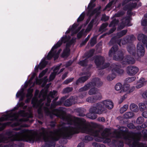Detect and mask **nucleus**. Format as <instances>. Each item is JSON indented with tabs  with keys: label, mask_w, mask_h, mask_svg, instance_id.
I'll list each match as a JSON object with an SVG mask.
<instances>
[{
	"label": "nucleus",
	"mask_w": 147,
	"mask_h": 147,
	"mask_svg": "<svg viewBox=\"0 0 147 147\" xmlns=\"http://www.w3.org/2000/svg\"><path fill=\"white\" fill-rule=\"evenodd\" d=\"M142 133L144 139L147 141V130H144ZM103 137L105 138L103 142L104 143H109L113 138H121L122 141L120 144L121 147L123 146V142H125L131 147H147L146 144L139 142L141 138V134L138 135L129 133L127 128L124 127H120L119 130L115 129L113 131L105 129L103 133H102V139Z\"/></svg>",
	"instance_id": "nucleus-1"
},
{
	"label": "nucleus",
	"mask_w": 147,
	"mask_h": 147,
	"mask_svg": "<svg viewBox=\"0 0 147 147\" xmlns=\"http://www.w3.org/2000/svg\"><path fill=\"white\" fill-rule=\"evenodd\" d=\"M91 125L89 127L82 126L80 124H78V128L82 133L90 135L86 136L83 139L85 142L92 140L93 138L91 136L94 137L95 141L98 142H101V126L96 123H92Z\"/></svg>",
	"instance_id": "nucleus-2"
},
{
	"label": "nucleus",
	"mask_w": 147,
	"mask_h": 147,
	"mask_svg": "<svg viewBox=\"0 0 147 147\" xmlns=\"http://www.w3.org/2000/svg\"><path fill=\"white\" fill-rule=\"evenodd\" d=\"M113 55V59L118 61H121L123 64H133L135 62V59L129 55H126L123 57L122 51L119 50L117 46H113L109 52V55L111 57Z\"/></svg>",
	"instance_id": "nucleus-3"
},
{
	"label": "nucleus",
	"mask_w": 147,
	"mask_h": 147,
	"mask_svg": "<svg viewBox=\"0 0 147 147\" xmlns=\"http://www.w3.org/2000/svg\"><path fill=\"white\" fill-rule=\"evenodd\" d=\"M96 114H101V102L97 103L90 107L89 113L86 114V117L90 119H94L97 117Z\"/></svg>",
	"instance_id": "nucleus-4"
},
{
	"label": "nucleus",
	"mask_w": 147,
	"mask_h": 147,
	"mask_svg": "<svg viewBox=\"0 0 147 147\" xmlns=\"http://www.w3.org/2000/svg\"><path fill=\"white\" fill-rule=\"evenodd\" d=\"M66 122L67 125H74L78 128V124L84 125L86 123V120L83 118L74 117L73 119L70 118Z\"/></svg>",
	"instance_id": "nucleus-5"
},
{
	"label": "nucleus",
	"mask_w": 147,
	"mask_h": 147,
	"mask_svg": "<svg viewBox=\"0 0 147 147\" xmlns=\"http://www.w3.org/2000/svg\"><path fill=\"white\" fill-rule=\"evenodd\" d=\"M61 138L60 135H57L55 137L51 138L50 140L45 141L44 145L41 147H55L56 142L59 141Z\"/></svg>",
	"instance_id": "nucleus-6"
},
{
	"label": "nucleus",
	"mask_w": 147,
	"mask_h": 147,
	"mask_svg": "<svg viewBox=\"0 0 147 147\" xmlns=\"http://www.w3.org/2000/svg\"><path fill=\"white\" fill-rule=\"evenodd\" d=\"M114 105L113 102L110 100H105L102 102V111L106 112L107 108L108 109H111L113 107Z\"/></svg>",
	"instance_id": "nucleus-7"
},
{
	"label": "nucleus",
	"mask_w": 147,
	"mask_h": 147,
	"mask_svg": "<svg viewBox=\"0 0 147 147\" xmlns=\"http://www.w3.org/2000/svg\"><path fill=\"white\" fill-rule=\"evenodd\" d=\"M139 71V69L134 65L128 66L126 68V72L130 76H133L136 75Z\"/></svg>",
	"instance_id": "nucleus-8"
},
{
	"label": "nucleus",
	"mask_w": 147,
	"mask_h": 147,
	"mask_svg": "<svg viewBox=\"0 0 147 147\" xmlns=\"http://www.w3.org/2000/svg\"><path fill=\"white\" fill-rule=\"evenodd\" d=\"M130 19L131 18L130 15L123 18L122 20L121 23L118 27V29L121 30L124 28L125 26H131V25L129 24Z\"/></svg>",
	"instance_id": "nucleus-9"
},
{
	"label": "nucleus",
	"mask_w": 147,
	"mask_h": 147,
	"mask_svg": "<svg viewBox=\"0 0 147 147\" xmlns=\"http://www.w3.org/2000/svg\"><path fill=\"white\" fill-rule=\"evenodd\" d=\"M22 141L30 143H33L35 141L38 142H40L41 139L40 137L38 136L33 137L30 136H28L27 138L23 139Z\"/></svg>",
	"instance_id": "nucleus-10"
},
{
	"label": "nucleus",
	"mask_w": 147,
	"mask_h": 147,
	"mask_svg": "<svg viewBox=\"0 0 147 147\" xmlns=\"http://www.w3.org/2000/svg\"><path fill=\"white\" fill-rule=\"evenodd\" d=\"M70 38V36L69 35L67 36L65 35L63 36L61 38V40H59L58 42H57L56 44L52 47V49L53 48L55 49H57L58 47H60L63 44V43H65L67 40L69 39Z\"/></svg>",
	"instance_id": "nucleus-11"
},
{
	"label": "nucleus",
	"mask_w": 147,
	"mask_h": 147,
	"mask_svg": "<svg viewBox=\"0 0 147 147\" xmlns=\"http://www.w3.org/2000/svg\"><path fill=\"white\" fill-rule=\"evenodd\" d=\"M145 52V49L142 44L140 42L138 43L137 47V54L138 56L139 57H143Z\"/></svg>",
	"instance_id": "nucleus-12"
},
{
	"label": "nucleus",
	"mask_w": 147,
	"mask_h": 147,
	"mask_svg": "<svg viewBox=\"0 0 147 147\" xmlns=\"http://www.w3.org/2000/svg\"><path fill=\"white\" fill-rule=\"evenodd\" d=\"M79 132V130L78 129L69 130L67 131L65 133L64 136V138L66 139H70L74 135L78 134Z\"/></svg>",
	"instance_id": "nucleus-13"
},
{
	"label": "nucleus",
	"mask_w": 147,
	"mask_h": 147,
	"mask_svg": "<svg viewBox=\"0 0 147 147\" xmlns=\"http://www.w3.org/2000/svg\"><path fill=\"white\" fill-rule=\"evenodd\" d=\"M18 141V140L16 138H12L11 139V142L8 144L7 147H24V144L21 143H18L15 144L14 141Z\"/></svg>",
	"instance_id": "nucleus-14"
},
{
	"label": "nucleus",
	"mask_w": 147,
	"mask_h": 147,
	"mask_svg": "<svg viewBox=\"0 0 147 147\" xmlns=\"http://www.w3.org/2000/svg\"><path fill=\"white\" fill-rule=\"evenodd\" d=\"M89 78V76L88 75L81 77L78 78L75 82H73L72 84L74 86L78 85L80 84L84 83Z\"/></svg>",
	"instance_id": "nucleus-15"
},
{
	"label": "nucleus",
	"mask_w": 147,
	"mask_h": 147,
	"mask_svg": "<svg viewBox=\"0 0 147 147\" xmlns=\"http://www.w3.org/2000/svg\"><path fill=\"white\" fill-rule=\"evenodd\" d=\"M137 7H138V6H137L136 3H134L133 1H132V2H130L128 4L126 5L123 8L124 10L128 9L129 11H127V13L128 14L130 15L131 9L132 8H135Z\"/></svg>",
	"instance_id": "nucleus-16"
},
{
	"label": "nucleus",
	"mask_w": 147,
	"mask_h": 147,
	"mask_svg": "<svg viewBox=\"0 0 147 147\" xmlns=\"http://www.w3.org/2000/svg\"><path fill=\"white\" fill-rule=\"evenodd\" d=\"M101 9V6H100L99 7L96 8L92 10L91 9V12L89 13H88L90 16H92L95 14L94 18H96L100 13V10Z\"/></svg>",
	"instance_id": "nucleus-17"
},
{
	"label": "nucleus",
	"mask_w": 147,
	"mask_h": 147,
	"mask_svg": "<svg viewBox=\"0 0 147 147\" xmlns=\"http://www.w3.org/2000/svg\"><path fill=\"white\" fill-rule=\"evenodd\" d=\"M127 50L130 55L135 56L136 53V48L135 45L131 44L128 45L127 47Z\"/></svg>",
	"instance_id": "nucleus-18"
},
{
	"label": "nucleus",
	"mask_w": 147,
	"mask_h": 147,
	"mask_svg": "<svg viewBox=\"0 0 147 147\" xmlns=\"http://www.w3.org/2000/svg\"><path fill=\"white\" fill-rule=\"evenodd\" d=\"M115 40H116V42L120 46H121V41L122 45H125L127 42H129V41L128 40L127 36L125 37L122 41L120 39L117 40L115 37L113 38L111 40L110 42H112Z\"/></svg>",
	"instance_id": "nucleus-19"
},
{
	"label": "nucleus",
	"mask_w": 147,
	"mask_h": 147,
	"mask_svg": "<svg viewBox=\"0 0 147 147\" xmlns=\"http://www.w3.org/2000/svg\"><path fill=\"white\" fill-rule=\"evenodd\" d=\"M94 60V63L96 66V67L98 68L99 69H101V55H96L93 57Z\"/></svg>",
	"instance_id": "nucleus-20"
},
{
	"label": "nucleus",
	"mask_w": 147,
	"mask_h": 147,
	"mask_svg": "<svg viewBox=\"0 0 147 147\" xmlns=\"http://www.w3.org/2000/svg\"><path fill=\"white\" fill-rule=\"evenodd\" d=\"M119 22V20H116V19H114L111 23L109 25V26L113 27L109 31V33L111 34L116 29V27L115 26L117 25Z\"/></svg>",
	"instance_id": "nucleus-21"
},
{
	"label": "nucleus",
	"mask_w": 147,
	"mask_h": 147,
	"mask_svg": "<svg viewBox=\"0 0 147 147\" xmlns=\"http://www.w3.org/2000/svg\"><path fill=\"white\" fill-rule=\"evenodd\" d=\"M13 129L15 131H19L18 132H15L14 135L15 136H18L22 135L23 134L26 133L29 130L27 129H21L20 127H15Z\"/></svg>",
	"instance_id": "nucleus-22"
},
{
	"label": "nucleus",
	"mask_w": 147,
	"mask_h": 147,
	"mask_svg": "<svg viewBox=\"0 0 147 147\" xmlns=\"http://www.w3.org/2000/svg\"><path fill=\"white\" fill-rule=\"evenodd\" d=\"M138 39L139 40L142 41L147 49V37L143 34H140L138 35Z\"/></svg>",
	"instance_id": "nucleus-23"
},
{
	"label": "nucleus",
	"mask_w": 147,
	"mask_h": 147,
	"mask_svg": "<svg viewBox=\"0 0 147 147\" xmlns=\"http://www.w3.org/2000/svg\"><path fill=\"white\" fill-rule=\"evenodd\" d=\"M74 100L72 96L65 100L64 102V105L66 107H70L73 104H75Z\"/></svg>",
	"instance_id": "nucleus-24"
},
{
	"label": "nucleus",
	"mask_w": 147,
	"mask_h": 147,
	"mask_svg": "<svg viewBox=\"0 0 147 147\" xmlns=\"http://www.w3.org/2000/svg\"><path fill=\"white\" fill-rule=\"evenodd\" d=\"M99 78H93L92 82H89L87 84L89 88L91 87H95L97 81H98Z\"/></svg>",
	"instance_id": "nucleus-25"
},
{
	"label": "nucleus",
	"mask_w": 147,
	"mask_h": 147,
	"mask_svg": "<svg viewBox=\"0 0 147 147\" xmlns=\"http://www.w3.org/2000/svg\"><path fill=\"white\" fill-rule=\"evenodd\" d=\"M98 96H89L86 99L87 102L91 103L95 102L98 99Z\"/></svg>",
	"instance_id": "nucleus-26"
},
{
	"label": "nucleus",
	"mask_w": 147,
	"mask_h": 147,
	"mask_svg": "<svg viewBox=\"0 0 147 147\" xmlns=\"http://www.w3.org/2000/svg\"><path fill=\"white\" fill-rule=\"evenodd\" d=\"M113 66L114 67L112 69H115V71H114V72L115 73H117L119 74H121L123 73V69H120V66H119L115 64H113Z\"/></svg>",
	"instance_id": "nucleus-27"
},
{
	"label": "nucleus",
	"mask_w": 147,
	"mask_h": 147,
	"mask_svg": "<svg viewBox=\"0 0 147 147\" xmlns=\"http://www.w3.org/2000/svg\"><path fill=\"white\" fill-rule=\"evenodd\" d=\"M86 109L84 108L80 107L77 108L76 109V112L78 113V115L80 117H84L85 114L84 113Z\"/></svg>",
	"instance_id": "nucleus-28"
},
{
	"label": "nucleus",
	"mask_w": 147,
	"mask_h": 147,
	"mask_svg": "<svg viewBox=\"0 0 147 147\" xmlns=\"http://www.w3.org/2000/svg\"><path fill=\"white\" fill-rule=\"evenodd\" d=\"M56 49L54 48L52 49V48L51 51L49 53L46 57V59L47 60H51L53 57L54 53H56V50H55Z\"/></svg>",
	"instance_id": "nucleus-29"
},
{
	"label": "nucleus",
	"mask_w": 147,
	"mask_h": 147,
	"mask_svg": "<svg viewBox=\"0 0 147 147\" xmlns=\"http://www.w3.org/2000/svg\"><path fill=\"white\" fill-rule=\"evenodd\" d=\"M70 49L65 48L63 49L61 55V57L63 58H67L70 55Z\"/></svg>",
	"instance_id": "nucleus-30"
},
{
	"label": "nucleus",
	"mask_w": 147,
	"mask_h": 147,
	"mask_svg": "<svg viewBox=\"0 0 147 147\" xmlns=\"http://www.w3.org/2000/svg\"><path fill=\"white\" fill-rule=\"evenodd\" d=\"M96 18H94L91 20L88 25L87 28L86 29V30L88 31H90L91 30L92 28L94 22L96 21Z\"/></svg>",
	"instance_id": "nucleus-31"
},
{
	"label": "nucleus",
	"mask_w": 147,
	"mask_h": 147,
	"mask_svg": "<svg viewBox=\"0 0 147 147\" xmlns=\"http://www.w3.org/2000/svg\"><path fill=\"white\" fill-rule=\"evenodd\" d=\"M48 61L45 60V58H44L41 60V61L39 63V69L42 70L48 64Z\"/></svg>",
	"instance_id": "nucleus-32"
},
{
	"label": "nucleus",
	"mask_w": 147,
	"mask_h": 147,
	"mask_svg": "<svg viewBox=\"0 0 147 147\" xmlns=\"http://www.w3.org/2000/svg\"><path fill=\"white\" fill-rule=\"evenodd\" d=\"M145 82V79L144 78H141L138 82L136 87L137 88H139L142 87Z\"/></svg>",
	"instance_id": "nucleus-33"
},
{
	"label": "nucleus",
	"mask_w": 147,
	"mask_h": 147,
	"mask_svg": "<svg viewBox=\"0 0 147 147\" xmlns=\"http://www.w3.org/2000/svg\"><path fill=\"white\" fill-rule=\"evenodd\" d=\"M88 60L86 58L84 60H80L78 62V64L82 67H86L88 65Z\"/></svg>",
	"instance_id": "nucleus-34"
},
{
	"label": "nucleus",
	"mask_w": 147,
	"mask_h": 147,
	"mask_svg": "<svg viewBox=\"0 0 147 147\" xmlns=\"http://www.w3.org/2000/svg\"><path fill=\"white\" fill-rule=\"evenodd\" d=\"M114 71H115V69H112V73L109 75L107 77V80L109 81H111L113 80L116 77L115 73L114 72Z\"/></svg>",
	"instance_id": "nucleus-35"
},
{
	"label": "nucleus",
	"mask_w": 147,
	"mask_h": 147,
	"mask_svg": "<svg viewBox=\"0 0 147 147\" xmlns=\"http://www.w3.org/2000/svg\"><path fill=\"white\" fill-rule=\"evenodd\" d=\"M97 37V36H94L91 38L90 40L88 42V43H90L91 47H93L96 44Z\"/></svg>",
	"instance_id": "nucleus-36"
},
{
	"label": "nucleus",
	"mask_w": 147,
	"mask_h": 147,
	"mask_svg": "<svg viewBox=\"0 0 147 147\" xmlns=\"http://www.w3.org/2000/svg\"><path fill=\"white\" fill-rule=\"evenodd\" d=\"M130 110L134 112H137L138 111V108L137 105L134 103H131L129 106Z\"/></svg>",
	"instance_id": "nucleus-37"
},
{
	"label": "nucleus",
	"mask_w": 147,
	"mask_h": 147,
	"mask_svg": "<svg viewBox=\"0 0 147 147\" xmlns=\"http://www.w3.org/2000/svg\"><path fill=\"white\" fill-rule=\"evenodd\" d=\"M134 115L133 113L131 111L125 113L123 115L125 119H130L133 117Z\"/></svg>",
	"instance_id": "nucleus-38"
},
{
	"label": "nucleus",
	"mask_w": 147,
	"mask_h": 147,
	"mask_svg": "<svg viewBox=\"0 0 147 147\" xmlns=\"http://www.w3.org/2000/svg\"><path fill=\"white\" fill-rule=\"evenodd\" d=\"M60 114V113H57L56 114H54L53 113L48 112L47 113V115L49 116L50 119H52L55 116L59 117V115Z\"/></svg>",
	"instance_id": "nucleus-39"
},
{
	"label": "nucleus",
	"mask_w": 147,
	"mask_h": 147,
	"mask_svg": "<svg viewBox=\"0 0 147 147\" xmlns=\"http://www.w3.org/2000/svg\"><path fill=\"white\" fill-rule=\"evenodd\" d=\"M95 52V50L93 49H92L90 50L85 55L86 58L88 59L89 58L92 57Z\"/></svg>",
	"instance_id": "nucleus-40"
},
{
	"label": "nucleus",
	"mask_w": 147,
	"mask_h": 147,
	"mask_svg": "<svg viewBox=\"0 0 147 147\" xmlns=\"http://www.w3.org/2000/svg\"><path fill=\"white\" fill-rule=\"evenodd\" d=\"M98 92V89L94 87L91 88L88 91V94L90 95H92L96 94Z\"/></svg>",
	"instance_id": "nucleus-41"
},
{
	"label": "nucleus",
	"mask_w": 147,
	"mask_h": 147,
	"mask_svg": "<svg viewBox=\"0 0 147 147\" xmlns=\"http://www.w3.org/2000/svg\"><path fill=\"white\" fill-rule=\"evenodd\" d=\"M66 98V96L62 97L59 101L55 102L57 106L61 105Z\"/></svg>",
	"instance_id": "nucleus-42"
},
{
	"label": "nucleus",
	"mask_w": 147,
	"mask_h": 147,
	"mask_svg": "<svg viewBox=\"0 0 147 147\" xmlns=\"http://www.w3.org/2000/svg\"><path fill=\"white\" fill-rule=\"evenodd\" d=\"M127 30H122L117 33V37L119 38L125 35L127 32Z\"/></svg>",
	"instance_id": "nucleus-43"
},
{
	"label": "nucleus",
	"mask_w": 147,
	"mask_h": 147,
	"mask_svg": "<svg viewBox=\"0 0 147 147\" xmlns=\"http://www.w3.org/2000/svg\"><path fill=\"white\" fill-rule=\"evenodd\" d=\"M61 64H58V65L53 67L52 68L54 69L53 70V72L55 74H56L57 75V74L59 72V71L60 68L61 66Z\"/></svg>",
	"instance_id": "nucleus-44"
},
{
	"label": "nucleus",
	"mask_w": 147,
	"mask_h": 147,
	"mask_svg": "<svg viewBox=\"0 0 147 147\" xmlns=\"http://www.w3.org/2000/svg\"><path fill=\"white\" fill-rule=\"evenodd\" d=\"M24 89L23 88H21L20 90H18L16 95L17 98H19L20 96L24 95Z\"/></svg>",
	"instance_id": "nucleus-45"
},
{
	"label": "nucleus",
	"mask_w": 147,
	"mask_h": 147,
	"mask_svg": "<svg viewBox=\"0 0 147 147\" xmlns=\"http://www.w3.org/2000/svg\"><path fill=\"white\" fill-rule=\"evenodd\" d=\"M129 105L127 104L124 105L120 109V112L121 113H123L125 112L128 109Z\"/></svg>",
	"instance_id": "nucleus-46"
},
{
	"label": "nucleus",
	"mask_w": 147,
	"mask_h": 147,
	"mask_svg": "<svg viewBox=\"0 0 147 147\" xmlns=\"http://www.w3.org/2000/svg\"><path fill=\"white\" fill-rule=\"evenodd\" d=\"M109 65V64L108 63H105L103 58L102 57V69L106 68Z\"/></svg>",
	"instance_id": "nucleus-47"
},
{
	"label": "nucleus",
	"mask_w": 147,
	"mask_h": 147,
	"mask_svg": "<svg viewBox=\"0 0 147 147\" xmlns=\"http://www.w3.org/2000/svg\"><path fill=\"white\" fill-rule=\"evenodd\" d=\"M73 90V88L72 87H67L63 90V93H67L71 92Z\"/></svg>",
	"instance_id": "nucleus-48"
},
{
	"label": "nucleus",
	"mask_w": 147,
	"mask_h": 147,
	"mask_svg": "<svg viewBox=\"0 0 147 147\" xmlns=\"http://www.w3.org/2000/svg\"><path fill=\"white\" fill-rule=\"evenodd\" d=\"M140 110L141 111H143L146 110V106L144 103L141 102L139 104Z\"/></svg>",
	"instance_id": "nucleus-49"
},
{
	"label": "nucleus",
	"mask_w": 147,
	"mask_h": 147,
	"mask_svg": "<svg viewBox=\"0 0 147 147\" xmlns=\"http://www.w3.org/2000/svg\"><path fill=\"white\" fill-rule=\"evenodd\" d=\"M95 6V4L93 3L90 2L88 5V10L87 13H89L91 12V9H92Z\"/></svg>",
	"instance_id": "nucleus-50"
},
{
	"label": "nucleus",
	"mask_w": 147,
	"mask_h": 147,
	"mask_svg": "<svg viewBox=\"0 0 147 147\" xmlns=\"http://www.w3.org/2000/svg\"><path fill=\"white\" fill-rule=\"evenodd\" d=\"M116 1H117L113 0L110 2L105 7L104 10L107 9L108 11H109L110 9L109 8L110 7L114 2L115 3Z\"/></svg>",
	"instance_id": "nucleus-51"
},
{
	"label": "nucleus",
	"mask_w": 147,
	"mask_h": 147,
	"mask_svg": "<svg viewBox=\"0 0 147 147\" xmlns=\"http://www.w3.org/2000/svg\"><path fill=\"white\" fill-rule=\"evenodd\" d=\"M130 85L128 84H125L123 88V91L126 92L127 93H128Z\"/></svg>",
	"instance_id": "nucleus-52"
},
{
	"label": "nucleus",
	"mask_w": 147,
	"mask_h": 147,
	"mask_svg": "<svg viewBox=\"0 0 147 147\" xmlns=\"http://www.w3.org/2000/svg\"><path fill=\"white\" fill-rule=\"evenodd\" d=\"M89 88L87 84H85L84 86L79 89L78 91L79 92H82L88 90Z\"/></svg>",
	"instance_id": "nucleus-53"
},
{
	"label": "nucleus",
	"mask_w": 147,
	"mask_h": 147,
	"mask_svg": "<svg viewBox=\"0 0 147 147\" xmlns=\"http://www.w3.org/2000/svg\"><path fill=\"white\" fill-rule=\"evenodd\" d=\"M90 35H88V36L87 37L85 38V40H83L81 43L80 44V46L82 47L83 46V45H85L86 43H87V42L88 41V40L89 39V38H90Z\"/></svg>",
	"instance_id": "nucleus-54"
},
{
	"label": "nucleus",
	"mask_w": 147,
	"mask_h": 147,
	"mask_svg": "<svg viewBox=\"0 0 147 147\" xmlns=\"http://www.w3.org/2000/svg\"><path fill=\"white\" fill-rule=\"evenodd\" d=\"M136 79L135 77H129L126 79L125 81L127 83H130L135 81Z\"/></svg>",
	"instance_id": "nucleus-55"
},
{
	"label": "nucleus",
	"mask_w": 147,
	"mask_h": 147,
	"mask_svg": "<svg viewBox=\"0 0 147 147\" xmlns=\"http://www.w3.org/2000/svg\"><path fill=\"white\" fill-rule=\"evenodd\" d=\"M123 88L122 84L120 83H117L115 86V88L116 90L119 91Z\"/></svg>",
	"instance_id": "nucleus-56"
},
{
	"label": "nucleus",
	"mask_w": 147,
	"mask_h": 147,
	"mask_svg": "<svg viewBox=\"0 0 147 147\" xmlns=\"http://www.w3.org/2000/svg\"><path fill=\"white\" fill-rule=\"evenodd\" d=\"M30 88H29L28 90L27 94L26 95V97L27 98L31 99L33 96V94L32 93L33 90H32V91L31 92H30Z\"/></svg>",
	"instance_id": "nucleus-57"
},
{
	"label": "nucleus",
	"mask_w": 147,
	"mask_h": 147,
	"mask_svg": "<svg viewBox=\"0 0 147 147\" xmlns=\"http://www.w3.org/2000/svg\"><path fill=\"white\" fill-rule=\"evenodd\" d=\"M74 78H71L66 79L65 80L63 83L64 84H67L71 82L74 80Z\"/></svg>",
	"instance_id": "nucleus-58"
},
{
	"label": "nucleus",
	"mask_w": 147,
	"mask_h": 147,
	"mask_svg": "<svg viewBox=\"0 0 147 147\" xmlns=\"http://www.w3.org/2000/svg\"><path fill=\"white\" fill-rule=\"evenodd\" d=\"M57 75L56 74L52 72L50 75L49 76V80L50 81H52L55 78L56 76Z\"/></svg>",
	"instance_id": "nucleus-59"
},
{
	"label": "nucleus",
	"mask_w": 147,
	"mask_h": 147,
	"mask_svg": "<svg viewBox=\"0 0 147 147\" xmlns=\"http://www.w3.org/2000/svg\"><path fill=\"white\" fill-rule=\"evenodd\" d=\"M144 119L142 117H138L136 120V123L138 124H140L144 121Z\"/></svg>",
	"instance_id": "nucleus-60"
},
{
	"label": "nucleus",
	"mask_w": 147,
	"mask_h": 147,
	"mask_svg": "<svg viewBox=\"0 0 147 147\" xmlns=\"http://www.w3.org/2000/svg\"><path fill=\"white\" fill-rule=\"evenodd\" d=\"M85 13L84 11L83 12L78 18L77 20V21L78 22L82 21L84 20V16H82V14H84Z\"/></svg>",
	"instance_id": "nucleus-61"
},
{
	"label": "nucleus",
	"mask_w": 147,
	"mask_h": 147,
	"mask_svg": "<svg viewBox=\"0 0 147 147\" xmlns=\"http://www.w3.org/2000/svg\"><path fill=\"white\" fill-rule=\"evenodd\" d=\"M59 116V117L61 119H62L63 121H65L66 122L67 121L70 119L64 117L63 114L62 113H60Z\"/></svg>",
	"instance_id": "nucleus-62"
},
{
	"label": "nucleus",
	"mask_w": 147,
	"mask_h": 147,
	"mask_svg": "<svg viewBox=\"0 0 147 147\" xmlns=\"http://www.w3.org/2000/svg\"><path fill=\"white\" fill-rule=\"evenodd\" d=\"M50 124L49 125L51 128H55L56 124L55 120L51 121L50 122Z\"/></svg>",
	"instance_id": "nucleus-63"
},
{
	"label": "nucleus",
	"mask_w": 147,
	"mask_h": 147,
	"mask_svg": "<svg viewBox=\"0 0 147 147\" xmlns=\"http://www.w3.org/2000/svg\"><path fill=\"white\" fill-rule=\"evenodd\" d=\"M124 13L123 11H119L117 13L115 14L114 16V17H119L124 14Z\"/></svg>",
	"instance_id": "nucleus-64"
}]
</instances>
